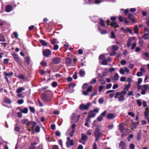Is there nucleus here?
<instances>
[{
  "instance_id": "nucleus-55",
  "label": "nucleus",
  "mask_w": 149,
  "mask_h": 149,
  "mask_svg": "<svg viewBox=\"0 0 149 149\" xmlns=\"http://www.w3.org/2000/svg\"><path fill=\"white\" fill-rule=\"evenodd\" d=\"M107 113V111L106 110H105L101 113V115L102 117H104L106 116Z\"/></svg>"
},
{
  "instance_id": "nucleus-12",
  "label": "nucleus",
  "mask_w": 149,
  "mask_h": 149,
  "mask_svg": "<svg viewBox=\"0 0 149 149\" xmlns=\"http://www.w3.org/2000/svg\"><path fill=\"white\" fill-rule=\"evenodd\" d=\"M142 132L141 131H138L137 133L136 139L137 141H139L141 138Z\"/></svg>"
},
{
  "instance_id": "nucleus-50",
  "label": "nucleus",
  "mask_w": 149,
  "mask_h": 149,
  "mask_svg": "<svg viewBox=\"0 0 149 149\" xmlns=\"http://www.w3.org/2000/svg\"><path fill=\"white\" fill-rule=\"evenodd\" d=\"M88 85L87 83H84L82 86V88L83 89H85L87 87Z\"/></svg>"
},
{
  "instance_id": "nucleus-61",
  "label": "nucleus",
  "mask_w": 149,
  "mask_h": 149,
  "mask_svg": "<svg viewBox=\"0 0 149 149\" xmlns=\"http://www.w3.org/2000/svg\"><path fill=\"white\" fill-rule=\"evenodd\" d=\"M111 38H116L115 35L113 31H112L111 32Z\"/></svg>"
},
{
  "instance_id": "nucleus-43",
  "label": "nucleus",
  "mask_w": 149,
  "mask_h": 149,
  "mask_svg": "<svg viewBox=\"0 0 149 149\" xmlns=\"http://www.w3.org/2000/svg\"><path fill=\"white\" fill-rule=\"evenodd\" d=\"M148 34L147 33L145 34L144 35L142 36L144 40L148 39L149 38V36H148Z\"/></svg>"
},
{
  "instance_id": "nucleus-44",
  "label": "nucleus",
  "mask_w": 149,
  "mask_h": 149,
  "mask_svg": "<svg viewBox=\"0 0 149 149\" xmlns=\"http://www.w3.org/2000/svg\"><path fill=\"white\" fill-rule=\"evenodd\" d=\"M128 115L129 116H131L132 117H134L135 115L134 113L132 112H128Z\"/></svg>"
},
{
  "instance_id": "nucleus-8",
  "label": "nucleus",
  "mask_w": 149,
  "mask_h": 149,
  "mask_svg": "<svg viewBox=\"0 0 149 149\" xmlns=\"http://www.w3.org/2000/svg\"><path fill=\"white\" fill-rule=\"evenodd\" d=\"M93 87L92 86H89L86 91H83V94L85 96L87 95H88V92H91L92 91Z\"/></svg>"
},
{
  "instance_id": "nucleus-15",
  "label": "nucleus",
  "mask_w": 149,
  "mask_h": 149,
  "mask_svg": "<svg viewBox=\"0 0 149 149\" xmlns=\"http://www.w3.org/2000/svg\"><path fill=\"white\" fill-rule=\"evenodd\" d=\"M110 26H111L115 28L119 27V26L118 25V23H117L116 22H111L110 24Z\"/></svg>"
},
{
  "instance_id": "nucleus-14",
  "label": "nucleus",
  "mask_w": 149,
  "mask_h": 149,
  "mask_svg": "<svg viewBox=\"0 0 149 149\" xmlns=\"http://www.w3.org/2000/svg\"><path fill=\"white\" fill-rule=\"evenodd\" d=\"M13 8L10 5H7L6 7V11L7 12H10L12 10Z\"/></svg>"
},
{
  "instance_id": "nucleus-36",
  "label": "nucleus",
  "mask_w": 149,
  "mask_h": 149,
  "mask_svg": "<svg viewBox=\"0 0 149 149\" xmlns=\"http://www.w3.org/2000/svg\"><path fill=\"white\" fill-rule=\"evenodd\" d=\"M4 102L10 104L12 103V101L10 99L6 98L4 99Z\"/></svg>"
},
{
  "instance_id": "nucleus-5",
  "label": "nucleus",
  "mask_w": 149,
  "mask_h": 149,
  "mask_svg": "<svg viewBox=\"0 0 149 149\" xmlns=\"http://www.w3.org/2000/svg\"><path fill=\"white\" fill-rule=\"evenodd\" d=\"M102 133L100 132V129L98 127H97L95 129L94 132V136H98L100 137V136L102 135Z\"/></svg>"
},
{
  "instance_id": "nucleus-37",
  "label": "nucleus",
  "mask_w": 149,
  "mask_h": 149,
  "mask_svg": "<svg viewBox=\"0 0 149 149\" xmlns=\"http://www.w3.org/2000/svg\"><path fill=\"white\" fill-rule=\"evenodd\" d=\"M76 85V84L73 83H71L68 86V88L70 89L71 88H73Z\"/></svg>"
},
{
  "instance_id": "nucleus-16",
  "label": "nucleus",
  "mask_w": 149,
  "mask_h": 149,
  "mask_svg": "<svg viewBox=\"0 0 149 149\" xmlns=\"http://www.w3.org/2000/svg\"><path fill=\"white\" fill-rule=\"evenodd\" d=\"M132 124L131 126L134 129L136 128V127L138 125L139 123V122H133L132 120L131 121Z\"/></svg>"
},
{
  "instance_id": "nucleus-58",
  "label": "nucleus",
  "mask_w": 149,
  "mask_h": 149,
  "mask_svg": "<svg viewBox=\"0 0 149 149\" xmlns=\"http://www.w3.org/2000/svg\"><path fill=\"white\" fill-rule=\"evenodd\" d=\"M126 63V61L124 60H122L120 61L121 64L123 65H125Z\"/></svg>"
},
{
  "instance_id": "nucleus-26",
  "label": "nucleus",
  "mask_w": 149,
  "mask_h": 149,
  "mask_svg": "<svg viewBox=\"0 0 149 149\" xmlns=\"http://www.w3.org/2000/svg\"><path fill=\"white\" fill-rule=\"evenodd\" d=\"M119 146L122 148L121 149H124L123 147L125 146V143L123 141H121L119 143Z\"/></svg>"
},
{
  "instance_id": "nucleus-33",
  "label": "nucleus",
  "mask_w": 149,
  "mask_h": 149,
  "mask_svg": "<svg viewBox=\"0 0 149 149\" xmlns=\"http://www.w3.org/2000/svg\"><path fill=\"white\" fill-rule=\"evenodd\" d=\"M144 113L145 118L146 119H148V118H149V114L148 111H145Z\"/></svg>"
},
{
  "instance_id": "nucleus-31",
  "label": "nucleus",
  "mask_w": 149,
  "mask_h": 149,
  "mask_svg": "<svg viewBox=\"0 0 149 149\" xmlns=\"http://www.w3.org/2000/svg\"><path fill=\"white\" fill-rule=\"evenodd\" d=\"M25 61L26 62L27 64L29 65L30 63V58L29 57H26L24 58Z\"/></svg>"
},
{
  "instance_id": "nucleus-42",
  "label": "nucleus",
  "mask_w": 149,
  "mask_h": 149,
  "mask_svg": "<svg viewBox=\"0 0 149 149\" xmlns=\"http://www.w3.org/2000/svg\"><path fill=\"white\" fill-rule=\"evenodd\" d=\"M136 102L138 105L140 107L142 105V103L141 100H136Z\"/></svg>"
},
{
  "instance_id": "nucleus-9",
  "label": "nucleus",
  "mask_w": 149,
  "mask_h": 149,
  "mask_svg": "<svg viewBox=\"0 0 149 149\" xmlns=\"http://www.w3.org/2000/svg\"><path fill=\"white\" fill-rule=\"evenodd\" d=\"M65 64L67 66L70 65V64L72 63V60L70 57H67L65 58Z\"/></svg>"
},
{
  "instance_id": "nucleus-45",
  "label": "nucleus",
  "mask_w": 149,
  "mask_h": 149,
  "mask_svg": "<svg viewBox=\"0 0 149 149\" xmlns=\"http://www.w3.org/2000/svg\"><path fill=\"white\" fill-rule=\"evenodd\" d=\"M97 90L95 91L92 94H91L90 95V97H93L97 94Z\"/></svg>"
},
{
  "instance_id": "nucleus-60",
  "label": "nucleus",
  "mask_w": 149,
  "mask_h": 149,
  "mask_svg": "<svg viewBox=\"0 0 149 149\" xmlns=\"http://www.w3.org/2000/svg\"><path fill=\"white\" fill-rule=\"evenodd\" d=\"M28 121V119H26L24 120H22V123L23 125H24L27 123V122Z\"/></svg>"
},
{
  "instance_id": "nucleus-57",
  "label": "nucleus",
  "mask_w": 149,
  "mask_h": 149,
  "mask_svg": "<svg viewBox=\"0 0 149 149\" xmlns=\"http://www.w3.org/2000/svg\"><path fill=\"white\" fill-rule=\"evenodd\" d=\"M130 40V39L129 38L127 44V46L128 47H129L131 46V42Z\"/></svg>"
},
{
  "instance_id": "nucleus-6",
  "label": "nucleus",
  "mask_w": 149,
  "mask_h": 149,
  "mask_svg": "<svg viewBox=\"0 0 149 149\" xmlns=\"http://www.w3.org/2000/svg\"><path fill=\"white\" fill-rule=\"evenodd\" d=\"M118 19L121 22H123L124 20L125 23L127 25H128L129 24L130 21L128 20L127 19L126 17L123 18L121 15H119L118 17Z\"/></svg>"
},
{
  "instance_id": "nucleus-27",
  "label": "nucleus",
  "mask_w": 149,
  "mask_h": 149,
  "mask_svg": "<svg viewBox=\"0 0 149 149\" xmlns=\"http://www.w3.org/2000/svg\"><path fill=\"white\" fill-rule=\"evenodd\" d=\"M118 47L116 45H113L111 48V49L112 51H117L118 49Z\"/></svg>"
},
{
  "instance_id": "nucleus-22",
  "label": "nucleus",
  "mask_w": 149,
  "mask_h": 149,
  "mask_svg": "<svg viewBox=\"0 0 149 149\" xmlns=\"http://www.w3.org/2000/svg\"><path fill=\"white\" fill-rule=\"evenodd\" d=\"M131 86V84L130 83H128L127 85V84H125L124 85L125 88H124V89L127 90V91H128V89L130 88Z\"/></svg>"
},
{
  "instance_id": "nucleus-47",
  "label": "nucleus",
  "mask_w": 149,
  "mask_h": 149,
  "mask_svg": "<svg viewBox=\"0 0 149 149\" xmlns=\"http://www.w3.org/2000/svg\"><path fill=\"white\" fill-rule=\"evenodd\" d=\"M105 88V87L103 86H100L99 87V92H101L103 88Z\"/></svg>"
},
{
  "instance_id": "nucleus-19",
  "label": "nucleus",
  "mask_w": 149,
  "mask_h": 149,
  "mask_svg": "<svg viewBox=\"0 0 149 149\" xmlns=\"http://www.w3.org/2000/svg\"><path fill=\"white\" fill-rule=\"evenodd\" d=\"M128 18L131 20V22L133 23L135 22V20L134 19V17L132 14H129L128 16Z\"/></svg>"
},
{
  "instance_id": "nucleus-62",
  "label": "nucleus",
  "mask_w": 149,
  "mask_h": 149,
  "mask_svg": "<svg viewBox=\"0 0 149 149\" xmlns=\"http://www.w3.org/2000/svg\"><path fill=\"white\" fill-rule=\"evenodd\" d=\"M121 30L123 31L124 33H127V29H125L124 27H121L120 29Z\"/></svg>"
},
{
  "instance_id": "nucleus-56",
  "label": "nucleus",
  "mask_w": 149,
  "mask_h": 149,
  "mask_svg": "<svg viewBox=\"0 0 149 149\" xmlns=\"http://www.w3.org/2000/svg\"><path fill=\"white\" fill-rule=\"evenodd\" d=\"M40 127L38 126L36 127L35 131L37 132H40Z\"/></svg>"
},
{
  "instance_id": "nucleus-64",
  "label": "nucleus",
  "mask_w": 149,
  "mask_h": 149,
  "mask_svg": "<svg viewBox=\"0 0 149 149\" xmlns=\"http://www.w3.org/2000/svg\"><path fill=\"white\" fill-rule=\"evenodd\" d=\"M130 149H134L135 148V146L134 144L131 143L130 145Z\"/></svg>"
},
{
  "instance_id": "nucleus-32",
  "label": "nucleus",
  "mask_w": 149,
  "mask_h": 149,
  "mask_svg": "<svg viewBox=\"0 0 149 149\" xmlns=\"http://www.w3.org/2000/svg\"><path fill=\"white\" fill-rule=\"evenodd\" d=\"M6 40L3 36L1 34H0V42H5Z\"/></svg>"
},
{
  "instance_id": "nucleus-4",
  "label": "nucleus",
  "mask_w": 149,
  "mask_h": 149,
  "mask_svg": "<svg viewBox=\"0 0 149 149\" xmlns=\"http://www.w3.org/2000/svg\"><path fill=\"white\" fill-rule=\"evenodd\" d=\"M12 55L13 56V58L15 61L20 65H21V62L20 60L18 57L17 55L15 53L13 52L12 54Z\"/></svg>"
},
{
  "instance_id": "nucleus-17",
  "label": "nucleus",
  "mask_w": 149,
  "mask_h": 149,
  "mask_svg": "<svg viewBox=\"0 0 149 149\" xmlns=\"http://www.w3.org/2000/svg\"><path fill=\"white\" fill-rule=\"evenodd\" d=\"M119 129L121 133H123V131L125 130L124 125L122 123L120 124L118 126Z\"/></svg>"
},
{
  "instance_id": "nucleus-34",
  "label": "nucleus",
  "mask_w": 149,
  "mask_h": 149,
  "mask_svg": "<svg viewBox=\"0 0 149 149\" xmlns=\"http://www.w3.org/2000/svg\"><path fill=\"white\" fill-rule=\"evenodd\" d=\"M134 33L136 34H138V26L136 25L135 26L134 28Z\"/></svg>"
},
{
  "instance_id": "nucleus-23",
  "label": "nucleus",
  "mask_w": 149,
  "mask_h": 149,
  "mask_svg": "<svg viewBox=\"0 0 149 149\" xmlns=\"http://www.w3.org/2000/svg\"><path fill=\"white\" fill-rule=\"evenodd\" d=\"M51 43L52 45H54L55 43H58L59 42L55 38H53L50 40Z\"/></svg>"
},
{
  "instance_id": "nucleus-48",
  "label": "nucleus",
  "mask_w": 149,
  "mask_h": 149,
  "mask_svg": "<svg viewBox=\"0 0 149 149\" xmlns=\"http://www.w3.org/2000/svg\"><path fill=\"white\" fill-rule=\"evenodd\" d=\"M52 85L53 87H55L57 86V83L56 81H53Z\"/></svg>"
},
{
  "instance_id": "nucleus-24",
  "label": "nucleus",
  "mask_w": 149,
  "mask_h": 149,
  "mask_svg": "<svg viewBox=\"0 0 149 149\" xmlns=\"http://www.w3.org/2000/svg\"><path fill=\"white\" fill-rule=\"evenodd\" d=\"M24 90L25 88L24 87H21L17 89L16 92L17 93H19L21 92L22 91Z\"/></svg>"
},
{
  "instance_id": "nucleus-21",
  "label": "nucleus",
  "mask_w": 149,
  "mask_h": 149,
  "mask_svg": "<svg viewBox=\"0 0 149 149\" xmlns=\"http://www.w3.org/2000/svg\"><path fill=\"white\" fill-rule=\"evenodd\" d=\"M3 73L4 74L5 76L6 77H12L13 75V73L12 72H11L10 73H7L6 72H4Z\"/></svg>"
},
{
  "instance_id": "nucleus-18",
  "label": "nucleus",
  "mask_w": 149,
  "mask_h": 149,
  "mask_svg": "<svg viewBox=\"0 0 149 149\" xmlns=\"http://www.w3.org/2000/svg\"><path fill=\"white\" fill-rule=\"evenodd\" d=\"M81 135V139L82 141H85L88 139V136L82 133Z\"/></svg>"
},
{
  "instance_id": "nucleus-3",
  "label": "nucleus",
  "mask_w": 149,
  "mask_h": 149,
  "mask_svg": "<svg viewBox=\"0 0 149 149\" xmlns=\"http://www.w3.org/2000/svg\"><path fill=\"white\" fill-rule=\"evenodd\" d=\"M91 105V103L90 102H88L86 105L84 104H82L80 105L79 108L81 110H88Z\"/></svg>"
},
{
  "instance_id": "nucleus-10",
  "label": "nucleus",
  "mask_w": 149,
  "mask_h": 149,
  "mask_svg": "<svg viewBox=\"0 0 149 149\" xmlns=\"http://www.w3.org/2000/svg\"><path fill=\"white\" fill-rule=\"evenodd\" d=\"M53 63L54 64H58L61 60V58L59 57H56L53 59Z\"/></svg>"
},
{
  "instance_id": "nucleus-40",
  "label": "nucleus",
  "mask_w": 149,
  "mask_h": 149,
  "mask_svg": "<svg viewBox=\"0 0 149 149\" xmlns=\"http://www.w3.org/2000/svg\"><path fill=\"white\" fill-rule=\"evenodd\" d=\"M125 99V98L123 95H121L118 98V100L119 101H123Z\"/></svg>"
},
{
  "instance_id": "nucleus-13",
  "label": "nucleus",
  "mask_w": 149,
  "mask_h": 149,
  "mask_svg": "<svg viewBox=\"0 0 149 149\" xmlns=\"http://www.w3.org/2000/svg\"><path fill=\"white\" fill-rule=\"evenodd\" d=\"M37 144V143L36 142L31 143V145L29 146V149H36L35 146Z\"/></svg>"
},
{
  "instance_id": "nucleus-2",
  "label": "nucleus",
  "mask_w": 149,
  "mask_h": 149,
  "mask_svg": "<svg viewBox=\"0 0 149 149\" xmlns=\"http://www.w3.org/2000/svg\"><path fill=\"white\" fill-rule=\"evenodd\" d=\"M67 141L66 142V146L67 148H69L70 146H72L74 145V141L70 140V137H68L67 138Z\"/></svg>"
},
{
  "instance_id": "nucleus-41",
  "label": "nucleus",
  "mask_w": 149,
  "mask_h": 149,
  "mask_svg": "<svg viewBox=\"0 0 149 149\" xmlns=\"http://www.w3.org/2000/svg\"><path fill=\"white\" fill-rule=\"evenodd\" d=\"M40 65H42L43 67L47 66V63L44 61H42L40 63Z\"/></svg>"
},
{
  "instance_id": "nucleus-11",
  "label": "nucleus",
  "mask_w": 149,
  "mask_h": 149,
  "mask_svg": "<svg viewBox=\"0 0 149 149\" xmlns=\"http://www.w3.org/2000/svg\"><path fill=\"white\" fill-rule=\"evenodd\" d=\"M96 114L94 113L92 110L90 111L87 116V118L90 119L91 118L94 117L96 116Z\"/></svg>"
},
{
  "instance_id": "nucleus-63",
  "label": "nucleus",
  "mask_w": 149,
  "mask_h": 149,
  "mask_svg": "<svg viewBox=\"0 0 149 149\" xmlns=\"http://www.w3.org/2000/svg\"><path fill=\"white\" fill-rule=\"evenodd\" d=\"M121 30L123 31L124 33H127V29H125L124 27H121L120 29Z\"/></svg>"
},
{
  "instance_id": "nucleus-49",
  "label": "nucleus",
  "mask_w": 149,
  "mask_h": 149,
  "mask_svg": "<svg viewBox=\"0 0 149 149\" xmlns=\"http://www.w3.org/2000/svg\"><path fill=\"white\" fill-rule=\"evenodd\" d=\"M101 64L102 65H107L108 63H107V60L106 59L104 60L102 62Z\"/></svg>"
},
{
  "instance_id": "nucleus-7",
  "label": "nucleus",
  "mask_w": 149,
  "mask_h": 149,
  "mask_svg": "<svg viewBox=\"0 0 149 149\" xmlns=\"http://www.w3.org/2000/svg\"><path fill=\"white\" fill-rule=\"evenodd\" d=\"M43 55L46 57H48L51 54V52L49 49L43 50L42 51Z\"/></svg>"
},
{
  "instance_id": "nucleus-46",
  "label": "nucleus",
  "mask_w": 149,
  "mask_h": 149,
  "mask_svg": "<svg viewBox=\"0 0 149 149\" xmlns=\"http://www.w3.org/2000/svg\"><path fill=\"white\" fill-rule=\"evenodd\" d=\"M114 79L116 80H117L119 78V76L118 74L117 73H116L115 74L114 76Z\"/></svg>"
},
{
  "instance_id": "nucleus-52",
  "label": "nucleus",
  "mask_w": 149,
  "mask_h": 149,
  "mask_svg": "<svg viewBox=\"0 0 149 149\" xmlns=\"http://www.w3.org/2000/svg\"><path fill=\"white\" fill-rule=\"evenodd\" d=\"M105 58V56L104 55H102V54H101V55H100L99 56V59L100 60H102V59H104Z\"/></svg>"
},
{
  "instance_id": "nucleus-1",
  "label": "nucleus",
  "mask_w": 149,
  "mask_h": 149,
  "mask_svg": "<svg viewBox=\"0 0 149 149\" xmlns=\"http://www.w3.org/2000/svg\"><path fill=\"white\" fill-rule=\"evenodd\" d=\"M53 97V93L50 90L45 91L44 93H42L41 96L42 99L44 101H50Z\"/></svg>"
},
{
  "instance_id": "nucleus-28",
  "label": "nucleus",
  "mask_w": 149,
  "mask_h": 149,
  "mask_svg": "<svg viewBox=\"0 0 149 149\" xmlns=\"http://www.w3.org/2000/svg\"><path fill=\"white\" fill-rule=\"evenodd\" d=\"M100 21V24L101 26H105L104 22L102 18L99 19Z\"/></svg>"
},
{
  "instance_id": "nucleus-25",
  "label": "nucleus",
  "mask_w": 149,
  "mask_h": 149,
  "mask_svg": "<svg viewBox=\"0 0 149 149\" xmlns=\"http://www.w3.org/2000/svg\"><path fill=\"white\" fill-rule=\"evenodd\" d=\"M107 117L109 119H112L114 118V115L112 113H109L107 116Z\"/></svg>"
},
{
  "instance_id": "nucleus-30",
  "label": "nucleus",
  "mask_w": 149,
  "mask_h": 149,
  "mask_svg": "<svg viewBox=\"0 0 149 149\" xmlns=\"http://www.w3.org/2000/svg\"><path fill=\"white\" fill-rule=\"evenodd\" d=\"M28 109L26 107H25L23 110L22 109L20 110V111L22 113H27L28 112Z\"/></svg>"
},
{
  "instance_id": "nucleus-20",
  "label": "nucleus",
  "mask_w": 149,
  "mask_h": 149,
  "mask_svg": "<svg viewBox=\"0 0 149 149\" xmlns=\"http://www.w3.org/2000/svg\"><path fill=\"white\" fill-rule=\"evenodd\" d=\"M39 41L43 46H47V43L44 40L40 39Z\"/></svg>"
},
{
  "instance_id": "nucleus-35",
  "label": "nucleus",
  "mask_w": 149,
  "mask_h": 149,
  "mask_svg": "<svg viewBox=\"0 0 149 149\" xmlns=\"http://www.w3.org/2000/svg\"><path fill=\"white\" fill-rule=\"evenodd\" d=\"M98 29L100 31L102 34H105L107 33V32L106 30H102L99 27L98 28Z\"/></svg>"
},
{
  "instance_id": "nucleus-51",
  "label": "nucleus",
  "mask_w": 149,
  "mask_h": 149,
  "mask_svg": "<svg viewBox=\"0 0 149 149\" xmlns=\"http://www.w3.org/2000/svg\"><path fill=\"white\" fill-rule=\"evenodd\" d=\"M9 59L7 58H5L4 59L3 61V63L4 64H8V63Z\"/></svg>"
},
{
  "instance_id": "nucleus-38",
  "label": "nucleus",
  "mask_w": 149,
  "mask_h": 149,
  "mask_svg": "<svg viewBox=\"0 0 149 149\" xmlns=\"http://www.w3.org/2000/svg\"><path fill=\"white\" fill-rule=\"evenodd\" d=\"M29 109L30 111L33 113H34L35 112V109L34 108L31 106L29 107Z\"/></svg>"
},
{
  "instance_id": "nucleus-59",
  "label": "nucleus",
  "mask_w": 149,
  "mask_h": 149,
  "mask_svg": "<svg viewBox=\"0 0 149 149\" xmlns=\"http://www.w3.org/2000/svg\"><path fill=\"white\" fill-rule=\"evenodd\" d=\"M17 117L19 118H21L22 117V114L21 112H19L17 113Z\"/></svg>"
},
{
  "instance_id": "nucleus-29",
  "label": "nucleus",
  "mask_w": 149,
  "mask_h": 149,
  "mask_svg": "<svg viewBox=\"0 0 149 149\" xmlns=\"http://www.w3.org/2000/svg\"><path fill=\"white\" fill-rule=\"evenodd\" d=\"M79 74L81 77H84L85 75V71L82 70H80L79 71Z\"/></svg>"
},
{
  "instance_id": "nucleus-53",
  "label": "nucleus",
  "mask_w": 149,
  "mask_h": 149,
  "mask_svg": "<svg viewBox=\"0 0 149 149\" xmlns=\"http://www.w3.org/2000/svg\"><path fill=\"white\" fill-rule=\"evenodd\" d=\"M104 102V100L103 98H100L99 99L98 102L100 104H102Z\"/></svg>"
},
{
  "instance_id": "nucleus-54",
  "label": "nucleus",
  "mask_w": 149,
  "mask_h": 149,
  "mask_svg": "<svg viewBox=\"0 0 149 149\" xmlns=\"http://www.w3.org/2000/svg\"><path fill=\"white\" fill-rule=\"evenodd\" d=\"M24 100L22 99H21L18 100L17 102L19 104H22L24 103Z\"/></svg>"
},
{
  "instance_id": "nucleus-39",
  "label": "nucleus",
  "mask_w": 149,
  "mask_h": 149,
  "mask_svg": "<svg viewBox=\"0 0 149 149\" xmlns=\"http://www.w3.org/2000/svg\"><path fill=\"white\" fill-rule=\"evenodd\" d=\"M89 119L87 118L86 119V122H85L84 125L85 126L87 127H90V125L88 124V122L89 121Z\"/></svg>"
}]
</instances>
